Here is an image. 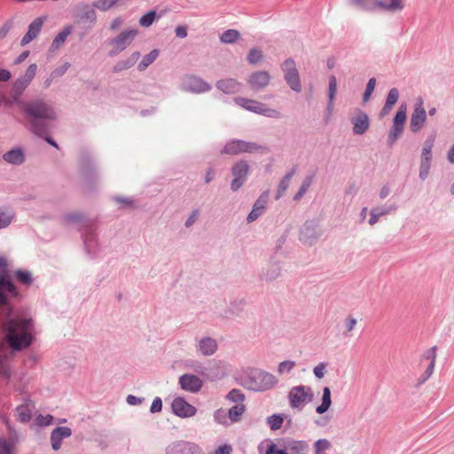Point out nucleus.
I'll return each instance as SVG.
<instances>
[{
  "label": "nucleus",
  "mask_w": 454,
  "mask_h": 454,
  "mask_svg": "<svg viewBox=\"0 0 454 454\" xmlns=\"http://www.w3.org/2000/svg\"><path fill=\"white\" fill-rule=\"evenodd\" d=\"M262 213V212H261L259 209L253 207L252 211L250 212V214L247 216V222L248 223L254 222V220H256L259 217V215H261Z\"/></svg>",
  "instance_id": "obj_61"
},
{
  "label": "nucleus",
  "mask_w": 454,
  "mask_h": 454,
  "mask_svg": "<svg viewBox=\"0 0 454 454\" xmlns=\"http://www.w3.org/2000/svg\"><path fill=\"white\" fill-rule=\"evenodd\" d=\"M232 448L229 444H223L219 446L215 450L214 454H231Z\"/></svg>",
  "instance_id": "obj_58"
},
{
  "label": "nucleus",
  "mask_w": 454,
  "mask_h": 454,
  "mask_svg": "<svg viewBox=\"0 0 454 454\" xmlns=\"http://www.w3.org/2000/svg\"><path fill=\"white\" fill-rule=\"evenodd\" d=\"M37 71V66L35 64H31L27 71L25 75L20 78L23 82H25L27 84H29L31 81L34 79L35 74Z\"/></svg>",
  "instance_id": "obj_45"
},
{
  "label": "nucleus",
  "mask_w": 454,
  "mask_h": 454,
  "mask_svg": "<svg viewBox=\"0 0 454 454\" xmlns=\"http://www.w3.org/2000/svg\"><path fill=\"white\" fill-rule=\"evenodd\" d=\"M270 80V76L267 72L259 71L252 74L247 82L253 90H258L266 87L269 84Z\"/></svg>",
  "instance_id": "obj_16"
},
{
  "label": "nucleus",
  "mask_w": 454,
  "mask_h": 454,
  "mask_svg": "<svg viewBox=\"0 0 454 454\" xmlns=\"http://www.w3.org/2000/svg\"><path fill=\"white\" fill-rule=\"evenodd\" d=\"M427 121V112L423 106V100L419 99L411 116L410 129L413 133L419 132Z\"/></svg>",
  "instance_id": "obj_10"
},
{
  "label": "nucleus",
  "mask_w": 454,
  "mask_h": 454,
  "mask_svg": "<svg viewBox=\"0 0 454 454\" xmlns=\"http://www.w3.org/2000/svg\"><path fill=\"white\" fill-rule=\"evenodd\" d=\"M282 69L285 73V79L290 88L296 92L301 91V86L300 82V75L294 60L292 59H287L283 63Z\"/></svg>",
  "instance_id": "obj_7"
},
{
  "label": "nucleus",
  "mask_w": 454,
  "mask_h": 454,
  "mask_svg": "<svg viewBox=\"0 0 454 454\" xmlns=\"http://www.w3.org/2000/svg\"><path fill=\"white\" fill-rule=\"evenodd\" d=\"M3 158L6 162L16 165L21 164L24 160L23 153L20 149H13L7 152L4 154Z\"/></svg>",
  "instance_id": "obj_27"
},
{
  "label": "nucleus",
  "mask_w": 454,
  "mask_h": 454,
  "mask_svg": "<svg viewBox=\"0 0 454 454\" xmlns=\"http://www.w3.org/2000/svg\"><path fill=\"white\" fill-rule=\"evenodd\" d=\"M245 411V406L242 403L236 404L229 410V417L231 421H238Z\"/></svg>",
  "instance_id": "obj_38"
},
{
  "label": "nucleus",
  "mask_w": 454,
  "mask_h": 454,
  "mask_svg": "<svg viewBox=\"0 0 454 454\" xmlns=\"http://www.w3.org/2000/svg\"><path fill=\"white\" fill-rule=\"evenodd\" d=\"M269 200V192H264L255 201L254 207L259 209L261 212L264 210Z\"/></svg>",
  "instance_id": "obj_48"
},
{
  "label": "nucleus",
  "mask_w": 454,
  "mask_h": 454,
  "mask_svg": "<svg viewBox=\"0 0 454 454\" xmlns=\"http://www.w3.org/2000/svg\"><path fill=\"white\" fill-rule=\"evenodd\" d=\"M262 52L260 50L257 49H252L247 56V60L251 64H255L262 60Z\"/></svg>",
  "instance_id": "obj_50"
},
{
  "label": "nucleus",
  "mask_w": 454,
  "mask_h": 454,
  "mask_svg": "<svg viewBox=\"0 0 454 454\" xmlns=\"http://www.w3.org/2000/svg\"><path fill=\"white\" fill-rule=\"evenodd\" d=\"M15 276L21 284L26 286L31 285L33 281L32 275L27 270H17Z\"/></svg>",
  "instance_id": "obj_40"
},
{
  "label": "nucleus",
  "mask_w": 454,
  "mask_h": 454,
  "mask_svg": "<svg viewBox=\"0 0 454 454\" xmlns=\"http://www.w3.org/2000/svg\"><path fill=\"white\" fill-rule=\"evenodd\" d=\"M266 454H287V452L283 450H278L276 444L271 443L270 445H269L266 450Z\"/></svg>",
  "instance_id": "obj_60"
},
{
  "label": "nucleus",
  "mask_w": 454,
  "mask_h": 454,
  "mask_svg": "<svg viewBox=\"0 0 454 454\" xmlns=\"http://www.w3.org/2000/svg\"><path fill=\"white\" fill-rule=\"evenodd\" d=\"M173 412L181 418H188L195 415L196 408L188 403L184 398L176 397L172 402Z\"/></svg>",
  "instance_id": "obj_12"
},
{
  "label": "nucleus",
  "mask_w": 454,
  "mask_h": 454,
  "mask_svg": "<svg viewBox=\"0 0 454 454\" xmlns=\"http://www.w3.org/2000/svg\"><path fill=\"white\" fill-rule=\"evenodd\" d=\"M199 215H200V212L198 209L193 210L192 213L191 214V215L189 216V218L187 219V221L185 222V226L190 227L191 225H192L198 219Z\"/></svg>",
  "instance_id": "obj_59"
},
{
  "label": "nucleus",
  "mask_w": 454,
  "mask_h": 454,
  "mask_svg": "<svg viewBox=\"0 0 454 454\" xmlns=\"http://www.w3.org/2000/svg\"><path fill=\"white\" fill-rule=\"evenodd\" d=\"M44 20L41 17L36 18L28 27V30L21 39V45H27L34 40L42 29Z\"/></svg>",
  "instance_id": "obj_18"
},
{
  "label": "nucleus",
  "mask_w": 454,
  "mask_h": 454,
  "mask_svg": "<svg viewBox=\"0 0 454 454\" xmlns=\"http://www.w3.org/2000/svg\"><path fill=\"white\" fill-rule=\"evenodd\" d=\"M138 30L137 28L125 29L121 31L117 36L113 38L109 44L112 47L109 51L110 56H115L128 48L137 35Z\"/></svg>",
  "instance_id": "obj_5"
},
{
  "label": "nucleus",
  "mask_w": 454,
  "mask_h": 454,
  "mask_svg": "<svg viewBox=\"0 0 454 454\" xmlns=\"http://www.w3.org/2000/svg\"><path fill=\"white\" fill-rule=\"evenodd\" d=\"M406 121V106L402 105L399 106L393 121V125L403 127Z\"/></svg>",
  "instance_id": "obj_37"
},
{
  "label": "nucleus",
  "mask_w": 454,
  "mask_h": 454,
  "mask_svg": "<svg viewBox=\"0 0 454 454\" xmlns=\"http://www.w3.org/2000/svg\"><path fill=\"white\" fill-rule=\"evenodd\" d=\"M337 91V81L335 76L329 78V107L333 106V99Z\"/></svg>",
  "instance_id": "obj_43"
},
{
  "label": "nucleus",
  "mask_w": 454,
  "mask_h": 454,
  "mask_svg": "<svg viewBox=\"0 0 454 454\" xmlns=\"http://www.w3.org/2000/svg\"><path fill=\"white\" fill-rule=\"evenodd\" d=\"M35 408V403L31 400H26L16 408L17 419L22 423L28 422L32 418Z\"/></svg>",
  "instance_id": "obj_17"
},
{
  "label": "nucleus",
  "mask_w": 454,
  "mask_h": 454,
  "mask_svg": "<svg viewBox=\"0 0 454 454\" xmlns=\"http://www.w3.org/2000/svg\"><path fill=\"white\" fill-rule=\"evenodd\" d=\"M399 98V91L396 88H393L389 90L386 103L394 106Z\"/></svg>",
  "instance_id": "obj_53"
},
{
  "label": "nucleus",
  "mask_w": 454,
  "mask_h": 454,
  "mask_svg": "<svg viewBox=\"0 0 454 454\" xmlns=\"http://www.w3.org/2000/svg\"><path fill=\"white\" fill-rule=\"evenodd\" d=\"M284 422V418L281 415L274 414L268 418V424L272 430L279 429Z\"/></svg>",
  "instance_id": "obj_39"
},
{
  "label": "nucleus",
  "mask_w": 454,
  "mask_h": 454,
  "mask_svg": "<svg viewBox=\"0 0 454 454\" xmlns=\"http://www.w3.org/2000/svg\"><path fill=\"white\" fill-rule=\"evenodd\" d=\"M227 398L230 401L235 402V403H242L245 399V395L241 393L239 389H232L229 394L227 395Z\"/></svg>",
  "instance_id": "obj_51"
},
{
  "label": "nucleus",
  "mask_w": 454,
  "mask_h": 454,
  "mask_svg": "<svg viewBox=\"0 0 454 454\" xmlns=\"http://www.w3.org/2000/svg\"><path fill=\"white\" fill-rule=\"evenodd\" d=\"M217 345L215 340L204 338L200 341L199 349L204 356H210L216 350Z\"/></svg>",
  "instance_id": "obj_24"
},
{
  "label": "nucleus",
  "mask_w": 454,
  "mask_h": 454,
  "mask_svg": "<svg viewBox=\"0 0 454 454\" xmlns=\"http://www.w3.org/2000/svg\"><path fill=\"white\" fill-rule=\"evenodd\" d=\"M156 17V12L154 11L148 12L144 16H142L139 20V24L141 27H148L154 21Z\"/></svg>",
  "instance_id": "obj_42"
},
{
  "label": "nucleus",
  "mask_w": 454,
  "mask_h": 454,
  "mask_svg": "<svg viewBox=\"0 0 454 454\" xmlns=\"http://www.w3.org/2000/svg\"><path fill=\"white\" fill-rule=\"evenodd\" d=\"M13 218L10 211H3L0 209V229L8 226Z\"/></svg>",
  "instance_id": "obj_46"
},
{
  "label": "nucleus",
  "mask_w": 454,
  "mask_h": 454,
  "mask_svg": "<svg viewBox=\"0 0 454 454\" xmlns=\"http://www.w3.org/2000/svg\"><path fill=\"white\" fill-rule=\"evenodd\" d=\"M72 33V27L67 26L63 28L53 39L51 46V51H54L59 50L66 42L67 36Z\"/></svg>",
  "instance_id": "obj_23"
},
{
  "label": "nucleus",
  "mask_w": 454,
  "mask_h": 454,
  "mask_svg": "<svg viewBox=\"0 0 454 454\" xmlns=\"http://www.w3.org/2000/svg\"><path fill=\"white\" fill-rule=\"evenodd\" d=\"M331 447V442L327 439H319L314 443V450L316 454H323V452Z\"/></svg>",
  "instance_id": "obj_41"
},
{
  "label": "nucleus",
  "mask_w": 454,
  "mask_h": 454,
  "mask_svg": "<svg viewBox=\"0 0 454 454\" xmlns=\"http://www.w3.org/2000/svg\"><path fill=\"white\" fill-rule=\"evenodd\" d=\"M294 173H295V169L293 168L289 173H287L282 178V180L279 183L278 189L277 192V196H276L277 200H278L283 195V193L287 190L290 181H291L292 177L294 176Z\"/></svg>",
  "instance_id": "obj_35"
},
{
  "label": "nucleus",
  "mask_w": 454,
  "mask_h": 454,
  "mask_svg": "<svg viewBox=\"0 0 454 454\" xmlns=\"http://www.w3.org/2000/svg\"><path fill=\"white\" fill-rule=\"evenodd\" d=\"M216 87L226 94H233L239 90L240 83L235 79H223L217 82Z\"/></svg>",
  "instance_id": "obj_20"
},
{
  "label": "nucleus",
  "mask_w": 454,
  "mask_h": 454,
  "mask_svg": "<svg viewBox=\"0 0 454 454\" xmlns=\"http://www.w3.org/2000/svg\"><path fill=\"white\" fill-rule=\"evenodd\" d=\"M331 404V390L328 387H325L323 389L322 403L319 406L317 407L316 411L318 414H323L329 410Z\"/></svg>",
  "instance_id": "obj_28"
},
{
  "label": "nucleus",
  "mask_w": 454,
  "mask_h": 454,
  "mask_svg": "<svg viewBox=\"0 0 454 454\" xmlns=\"http://www.w3.org/2000/svg\"><path fill=\"white\" fill-rule=\"evenodd\" d=\"M434 139H427L421 153L420 166H419V177L425 180L429 174L432 160V148Z\"/></svg>",
  "instance_id": "obj_9"
},
{
  "label": "nucleus",
  "mask_w": 454,
  "mask_h": 454,
  "mask_svg": "<svg viewBox=\"0 0 454 454\" xmlns=\"http://www.w3.org/2000/svg\"><path fill=\"white\" fill-rule=\"evenodd\" d=\"M313 397L312 388L304 385L292 387L287 395L290 406L297 410H302L307 403L313 400Z\"/></svg>",
  "instance_id": "obj_4"
},
{
  "label": "nucleus",
  "mask_w": 454,
  "mask_h": 454,
  "mask_svg": "<svg viewBox=\"0 0 454 454\" xmlns=\"http://www.w3.org/2000/svg\"><path fill=\"white\" fill-rule=\"evenodd\" d=\"M357 324L358 318L355 315H347L342 322L343 335L345 337H350L352 335L353 331L356 329Z\"/></svg>",
  "instance_id": "obj_22"
},
{
  "label": "nucleus",
  "mask_w": 454,
  "mask_h": 454,
  "mask_svg": "<svg viewBox=\"0 0 454 454\" xmlns=\"http://www.w3.org/2000/svg\"><path fill=\"white\" fill-rule=\"evenodd\" d=\"M72 434L71 428L67 427H58L51 434V443L54 450H59L61 447L62 441L68 438Z\"/></svg>",
  "instance_id": "obj_15"
},
{
  "label": "nucleus",
  "mask_w": 454,
  "mask_h": 454,
  "mask_svg": "<svg viewBox=\"0 0 454 454\" xmlns=\"http://www.w3.org/2000/svg\"><path fill=\"white\" fill-rule=\"evenodd\" d=\"M241 380L245 387L253 391H266L278 383L274 375L258 369H249Z\"/></svg>",
  "instance_id": "obj_3"
},
{
  "label": "nucleus",
  "mask_w": 454,
  "mask_h": 454,
  "mask_svg": "<svg viewBox=\"0 0 454 454\" xmlns=\"http://www.w3.org/2000/svg\"><path fill=\"white\" fill-rule=\"evenodd\" d=\"M237 105L243 107L247 111H251L256 114H261L271 118H280L281 114L274 109L267 108L266 106L259 101L249 99L242 97H237L234 98Z\"/></svg>",
  "instance_id": "obj_6"
},
{
  "label": "nucleus",
  "mask_w": 454,
  "mask_h": 454,
  "mask_svg": "<svg viewBox=\"0 0 454 454\" xmlns=\"http://www.w3.org/2000/svg\"><path fill=\"white\" fill-rule=\"evenodd\" d=\"M28 86V84H27L25 82H23L21 79H18L14 84H13V87L12 89V91H11V96H12V101H10V103H18L20 105V103H21L20 101V97L21 96V94L23 93V91L26 90V88Z\"/></svg>",
  "instance_id": "obj_26"
},
{
  "label": "nucleus",
  "mask_w": 454,
  "mask_h": 454,
  "mask_svg": "<svg viewBox=\"0 0 454 454\" xmlns=\"http://www.w3.org/2000/svg\"><path fill=\"white\" fill-rule=\"evenodd\" d=\"M311 183H312V177L311 176H308L303 181V183H302L299 192L294 195V200H299L304 195V193L307 192L309 187L311 185Z\"/></svg>",
  "instance_id": "obj_47"
},
{
  "label": "nucleus",
  "mask_w": 454,
  "mask_h": 454,
  "mask_svg": "<svg viewBox=\"0 0 454 454\" xmlns=\"http://www.w3.org/2000/svg\"><path fill=\"white\" fill-rule=\"evenodd\" d=\"M381 10L395 12L403 8L402 0H389V2L381 1Z\"/></svg>",
  "instance_id": "obj_36"
},
{
  "label": "nucleus",
  "mask_w": 454,
  "mask_h": 454,
  "mask_svg": "<svg viewBox=\"0 0 454 454\" xmlns=\"http://www.w3.org/2000/svg\"><path fill=\"white\" fill-rule=\"evenodd\" d=\"M139 58L140 53L138 51L133 52L126 60L118 62L114 66V71L117 73L133 67L137 62Z\"/></svg>",
  "instance_id": "obj_25"
},
{
  "label": "nucleus",
  "mask_w": 454,
  "mask_h": 454,
  "mask_svg": "<svg viewBox=\"0 0 454 454\" xmlns=\"http://www.w3.org/2000/svg\"><path fill=\"white\" fill-rule=\"evenodd\" d=\"M162 410V401L160 397H155L150 408L152 413L160 412Z\"/></svg>",
  "instance_id": "obj_57"
},
{
  "label": "nucleus",
  "mask_w": 454,
  "mask_h": 454,
  "mask_svg": "<svg viewBox=\"0 0 454 454\" xmlns=\"http://www.w3.org/2000/svg\"><path fill=\"white\" fill-rule=\"evenodd\" d=\"M261 149L256 144L243 140H233L229 142L222 151V153L236 155L241 153H254Z\"/></svg>",
  "instance_id": "obj_8"
},
{
  "label": "nucleus",
  "mask_w": 454,
  "mask_h": 454,
  "mask_svg": "<svg viewBox=\"0 0 454 454\" xmlns=\"http://www.w3.org/2000/svg\"><path fill=\"white\" fill-rule=\"evenodd\" d=\"M186 85L191 91L197 93L205 92L210 90V85L208 83L196 76L188 77Z\"/></svg>",
  "instance_id": "obj_21"
},
{
  "label": "nucleus",
  "mask_w": 454,
  "mask_h": 454,
  "mask_svg": "<svg viewBox=\"0 0 454 454\" xmlns=\"http://www.w3.org/2000/svg\"><path fill=\"white\" fill-rule=\"evenodd\" d=\"M403 130V127L393 125L388 135V141L390 145H392L395 142V140L401 136Z\"/></svg>",
  "instance_id": "obj_49"
},
{
  "label": "nucleus",
  "mask_w": 454,
  "mask_h": 454,
  "mask_svg": "<svg viewBox=\"0 0 454 454\" xmlns=\"http://www.w3.org/2000/svg\"><path fill=\"white\" fill-rule=\"evenodd\" d=\"M52 419H53V418L51 415H46V416L39 415L36 418V424L41 427H46V426H49L51 424Z\"/></svg>",
  "instance_id": "obj_56"
},
{
  "label": "nucleus",
  "mask_w": 454,
  "mask_h": 454,
  "mask_svg": "<svg viewBox=\"0 0 454 454\" xmlns=\"http://www.w3.org/2000/svg\"><path fill=\"white\" fill-rule=\"evenodd\" d=\"M436 357L437 354L435 347L431 348L424 354L423 358L428 361V364L425 372L418 379L419 385H423L433 375L436 363Z\"/></svg>",
  "instance_id": "obj_13"
},
{
  "label": "nucleus",
  "mask_w": 454,
  "mask_h": 454,
  "mask_svg": "<svg viewBox=\"0 0 454 454\" xmlns=\"http://www.w3.org/2000/svg\"><path fill=\"white\" fill-rule=\"evenodd\" d=\"M176 35L179 38H184L187 36V29L184 26H178L176 27Z\"/></svg>",
  "instance_id": "obj_63"
},
{
  "label": "nucleus",
  "mask_w": 454,
  "mask_h": 454,
  "mask_svg": "<svg viewBox=\"0 0 454 454\" xmlns=\"http://www.w3.org/2000/svg\"><path fill=\"white\" fill-rule=\"evenodd\" d=\"M353 132L357 135L364 134L369 128L368 115L361 111L352 119Z\"/></svg>",
  "instance_id": "obj_19"
},
{
  "label": "nucleus",
  "mask_w": 454,
  "mask_h": 454,
  "mask_svg": "<svg viewBox=\"0 0 454 454\" xmlns=\"http://www.w3.org/2000/svg\"><path fill=\"white\" fill-rule=\"evenodd\" d=\"M375 86H376V79L375 78H371L369 81H368V83H367V86H366V90L364 93V101H367L372 93L373 92L374 89H375Z\"/></svg>",
  "instance_id": "obj_54"
},
{
  "label": "nucleus",
  "mask_w": 454,
  "mask_h": 454,
  "mask_svg": "<svg viewBox=\"0 0 454 454\" xmlns=\"http://www.w3.org/2000/svg\"><path fill=\"white\" fill-rule=\"evenodd\" d=\"M14 444L0 437V454H12Z\"/></svg>",
  "instance_id": "obj_52"
},
{
  "label": "nucleus",
  "mask_w": 454,
  "mask_h": 454,
  "mask_svg": "<svg viewBox=\"0 0 454 454\" xmlns=\"http://www.w3.org/2000/svg\"><path fill=\"white\" fill-rule=\"evenodd\" d=\"M308 448L309 446L304 441H293L286 446V450H289L290 454H306Z\"/></svg>",
  "instance_id": "obj_29"
},
{
  "label": "nucleus",
  "mask_w": 454,
  "mask_h": 454,
  "mask_svg": "<svg viewBox=\"0 0 454 454\" xmlns=\"http://www.w3.org/2000/svg\"><path fill=\"white\" fill-rule=\"evenodd\" d=\"M159 56V51L158 50H153L150 53L144 56L143 59L137 66V69L139 71L145 70L152 63L155 61L157 57Z\"/></svg>",
  "instance_id": "obj_32"
},
{
  "label": "nucleus",
  "mask_w": 454,
  "mask_h": 454,
  "mask_svg": "<svg viewBox=\"0 0 454 454\" xmlns=\"http://www.w3.org/2000/svg\"><path fill=\"white\" fill-rule=\"evenodd\" d=\"M244 182H245V180H243L239 177H238V178L234 177V179L231 182V190L233 192L238 191L242 186Z\"/></svg>",
  "instance_id": "obj_62"
},
{
  "label": "nucleus",
  "mask_w": 454,
  "mask_h": 454,
  "mask_svg": "<svg viewBox=\"0 0 454 454\" xmlns=\"http://www.w3.org/2000/svg\"><path fill=\"white\" fill-rule=\"evenodd\" d=\"M8 262L4 257H0V327L5 333L8 345L0 341V375L4 378L10 376L11 371L7 360L11 356L9 348L13 350H21L27 348L33 340V323L31 317L20 315L13 311L7 292L13 297L18 293L11 281Z\"/></svg>",
  "instance_id": "obj_1"
},
{
  "label": "nucleus",
  "mask_w": 454,
  "mask_h": 454,
  "mask_svg": "<svg viewBox=\"0 0 454 454\" xmlns=\"http://www.w3.org/2000/svg\"><path fill=\"white\" fill-rule=\"evenodd\" d=\"M179 384L182 389L197 393L202 387V380L193 374H184L179 378Z\"/></svg>",
  "instance_id": "obj_14"
},
{
  "label": "nucleus",
  "mask_w": 454,
  "mask_h": 454,
  "mask_svg": "<svg viewBox=\"0 0 454 454\" xmlns=\"http://www.w3.org/2000/svg\"><path fill=\"white\" fill-rule=\"evenodd\" d=\"M295 365L296 364L294 361L286 360L281 362L278 364V372L279 374L289 373L295 367Z\"/></svg>",
  "instance_id": "obj_44"
},
{
  "label": "nucleus",
  "mask_w": 454,
  "mask_h": 454,
  "mask_svg": "<svg viewBox=\"0 0 454 454\" xmlns=\"http://www.w3.org/2000/svg\"><path fill=\"white\" fill-rule=\"evenodd\" d=\"M393 207L386 208V207H375L371 211V216L369 219V224L374 225L380 219V216L389 214Z\"/></svg>",
  "instance_id": "obj_34"
},
{
  "label": "nucleus",
  "mask_w": 454,
  "mask_h": 454,
  "mask_svg": "<svg viewBox=\"0 0 454 454\" xmlns=\"http://www.w3.org/2000/svg\"><path fill=\"white\" fill-rule=\"evenodd\" d=\"M248 168L249 167L245 161H239L232 167V175L236 178L239 177L243 180H246L248 173Z\"/></svg>",
  "instance_id": "obj_31"
},
{
  "label": "nucleus",
  "mask_w": 454,
  "mask_h": 454,
  "mask_svg": "<svg viewBox=\"0 0 454 454\" xmlns=\"http://www.w3.org/2000/svg\"><path fill=\"white\" fill-rule=\"evenodd\" d=\"M240 38V34L236 29H228L220 35L223 43H234Z\"/></svg>",
  "instance_id": "obj_33"
},
{
  "label": "nucleus",
  "mask_w": 454,
  "mask_h": 454,
  "mask_svg": "<svg viewBox=\"0 0 454 454\" xmlns=\"http://www.w3.org/2000/svg\"><path fill=\"white\" fill-rule=\"evenodd\" d=\"M352 2L365 11L381 10V1L379 0H352Z\"/></svg>",
  "instance_id": "obj_30"
},
{
  "label": "nucleus",
  "mask_w": 454,
  "mask_h": 454,
  "mask_svg": "<svg viewBox=\"0 0 454 454\" xmlns=\"http://www.w3.org/2000/svg\"><path fill=\"white\" fill-rule=\"evenodd\" d=\"M325 369H326V364L325 363H320L317 366L314 367L313 372L317 379H322L325 377Z\"/></svg>",
  "instance_id": "obj_55"
},
{
  "label": "nucleus",
  "mask_w": 454,
  "mask_h": 454,
  "mask_svg": "<svg viewBox=\"0 0 454 454\" xmlns=\"http://www.w3.org/2000/svg\"><path fill=\"white\" fill-rule=\"evenodd\" d=\"M166 454H204L202 449L192 442H176L167 448Z\"/></svg>",
  "instance_id": "obj_11"
},
{
  "label": "nucleus",
  "mask_w": 454,
  "mask_h": 454,
  "mask_svg": "<svg viewBox=\"0 0 454 454\" xmlns=\"http://www.w3.org/2000/svg\"><path fill=\"white\" fill-rule=\"evenodd\" d=\"M23 111L31 118L30 124L34 133L43 136L46 132V126L41 120L55 119V113L43 101L20 103Z\"/></svg>",
  "instance_id": "obj_2"
},
{
  "label": "nucleus",
  "mask_w": 454,
  "mask_h": 454,
  "mask_svg": "<svg viewBox=\"0 0 454 454\" xmlns=\"http://www.w3.org/2000/svg\"><path fill=\"white\" fill-rule=\"evenodd\" d=\"M122 23H123V20L121 18H116L111 22L110 29L116 30L122 25Z\"/></svg>",
  "instance_id": "obj_64"
}]
</instances>
